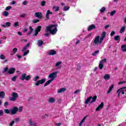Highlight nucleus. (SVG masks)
Returning a JSON list of instances; mask_svg holds the SVG:
<instances>
[{
    "mask_svg": "<svg viewBox=\"0 0 126 126\" xmlns=\"http://www.w3.org/2000/svg\"><path fill=\"white\" fill-rule=\"evenodd\" d=\"M18 111L19 112H22V111H23V107L22 106L20 107L19 109H18Z\"/></svg>",
    "mask_w": 126,
    "mask_h": 126,
    "instance_id": "obj_50",
    "label": "nucleus"
},
{
    "mask_svg": "<svg viewBox=\"0 0 126 126\" xmlns=\"http://www.w3.org/2000/svg\"><path fill=\"white\" fill-rule=\"evenodd\" d=\"M113 89H114V85H111V86L109 87V89L107 91V94H109V93H111Z\"/></svg>",
    "mask_w": 126,
    "mask_h": 126,
    "instance_id": "obj_19",
    "label": "nucleus"
},
{
    "mask_svg": "<svg viewBox=\"0 0 126 126\" xmlns=\"http://www.w3.org/2000/svg\"><path fill=\"white\" fill-rule=\"evenodd\" d=\"M98 53H100V51L99 50L95 51H94V52L92 53V56H94V57H95V56H97V54H98Z\"/></svg>",
    "mask_w": 126,
    "mask_h": 126,
    "instance_id": "obj_35",
    "label": "nucleus"
},
{
    "mask_svg": "<svg viewBox=\"0 0 126 126\" xmlns=\"http://www.w3.org/2000/svg\"><path fill=\"white\" fill-rule=\"evenodd\" d=\"M12 97L9 98L10 101H16V99H17L19 97L18 94L17 93L13 92L11 94Z\"/></svg>",
    "mask_w": 126,
    "mask_h": 126,
    "instance_id": "obj_3",
    "label": "nucleus"
},
{
    "mask_svg": "<svg viewBox=\"0 0 126 126\" xmlns=\"http://www.w3.org/2000/svg\"><path fill=\"white\" fill-rule=\"evenodd\" d=\"M106 10V8L105 7H102L100 9V11L101 13H103L104 12H105Z\"/></svg>",
    "mask_w": 126,
    "mask_h": 126,
    "instance_id": "obj_34",
    "label": "nucleus"
},
{
    "mask_svg": "<svg viewBox=\"0 0 126 126\" xmlns=\"http://www.w3.org/2000/svg\"><path fill=\"white\" fill-rule=\"evenodd\" d=\"M103 78H104L105 80H109L110 79V75L108 74H105L103 77Z\"/></svg>",
    "mask_w": 126,
    "mask_h": 126,
    "instance_id": "obj_25",
    "label": "nucleus"
},
{
    "mask_svg": "<svg viewBox=\"0 0 126 126\" xmlns=\"http://www.w3.org/2000/svg\"><path fill=\"white\" fill-rule=\"evenodd\" d=\"M49 14H53V12H51L50 10H48L45 14V17L47 20H49V19H50V16H49Z\"/></svg>",
    "mask_w": 126,
    "mask_h": 126,
    "instance_id": "obj_10",
    "label": "nucleus"
},
{
    "mask_svg": "<svg viewBox=\"0 0 126 126\" xmlns=\"http://www.w3.org/2000/svg\"><path fill=\"white\" fill-rule=\"evenodd\" d=\"M69 8H70V7L64 6L63 7V10H64V11H67V10H68Z\"/></svg>",
    "mask_w": 126,
    "mask_h": 126,
    "instance_id": "obj_37",
    "label": "nucleus"
},
{
    "mask_svg": "<svg viewBox=\"0 0 126 126\" xmlns=\"http://www.w3.org/2000/svg\"><path fill=\"white\" fill-rule=\"evenodd\" d=\"M30 46V43H28L25 47H26L27 49V48H29Z\"/></svg>",
    "mask_w": 126,
    "mask_h": 126,
    "instance_id": "obj_62",
    "label": "nucleus"
},
{
    "mask_svg": "<svg viewBox=\"0 0 126 126\" xmlns=\"http://www.w3.org/2000/svg\"><path fill=\"white\" fill-rule=\"evenodd\" d=\"M3 15L4 16H8V15H9V13H8V12L5 11H4V12L3 13Z\"/></svg>",
    "mask_w": 126,
    "mask_h": 126,
    "instance_id": "obj_36",
    "label": "nucleus"
},
{
    "mask_svg": "<svg viewBox=\"0 0 126 126\" xmlns=\"http://www.w3.org/2000/svg\"><path fill=\"white\" fill-rule=\"evenodd\" d=\"M126 26L122 27L120 30V33H121V34L122 33H124V32H125V31L126 30Z\"/></svg>",
    "mask_w": 126,
    "mask_h": 126,
    "instance_id": "obj_28",
    "label": "nucleus"
},
{
    "mask_svg": "<svg viewBox=\"0 0 126 126\" xmlns=\"http://www.w3.org/2000/svg\"><path fill=\"white\" fill-rule=\"evenodd\" d=\"M34 16L39 19L43 18V14H42V13L40 12H36L34 14Z\"/></svg>",
    "mask_w": 126,
    "mask_h": 126,
    "instance_id": "obj_8",
    "label": "nucleus"
},
{
    "mask_svg": "<svg viewBox=\"0 0 126 126\" xmlns=\"http://www.w3.org/2000/svg\"><path fill=\"white\" fill-rule=\"evenodd\" d=\"M65 90H66V89L64 88H62L61 89L58 91V93L60 94L61 93H62V92H64Z\"/></svg>",
    "mask_w": 126,
    "mask_h": 126,
    "instance_id": "obj_22",
    "label": "nucleus"
},
{
    "mask_svg": "<svg viewBox=\"0 0 126 126\" xmlns=\"http://www.w3.org/2000/svg\"><path fill=\"white\" fill-rule=\"evenodd\" d=\"M45 82H46V79L43 78L41 80H39L35 82V83L34 84V85L35 86H39L40 85V84H44V83H45Z\"/></svg>",
    "mask_w": 126,
    "mask_h": 126,
    "instance_id": "obj_5",
    "label": "nucleus"
},
{
    "mask_svg": "<svg viewBox=\"0 0 126 126\" xmlns=\"http://www.w3.org/2000/svg\"><path fill=\"white\" fill-rule=\"evenodd\" d=\"M53 9H55V12H57V11H59V10H60V7H59V6H54L53 7Z\"/></svg>",
    "mask_w": 126,
    "mask_h": 126,
    "instance_id": "obj_33",
    "label": "nucleus"
},
{
    "mask_svg": "<svg viewBox=\"0 0 126 126\" xmlns=\"http://www.w3.org/2000/svg\"><path fill=\"white\" fill-rule=\"evenodd\" d=\"M125 92H126V90H123L121 89L118 90L117 93H118V97H120V94H121V93L122 94V95H124Z\"/></svg>",
    "mask_w": 126,
    "mask_h": 126,
    "instance_id": "obj_12",
    "label": "nucleus"
},
{
    "mask_svg": "<svg viewBox=\"0 0 126 126\" xmlns=\"http://www.w3.org/2000/svg\"><path fill=\"white\" fill-rule=\"evenodd\" d=\"M0 59L4 60L3 61H1V63H4L8 62V60L5 59V56L2 54L0 55Z\"/></svg>",
    "mask_w": 126,
    "mask_h": 126,
    "instance_id": "obj_9",
    "label": "nucleus"
},
{
    "mask_svg": "<svg viewBox=\"0 0 126 126\" xmlns=\"http://www.w3.org/2000/svg\"><path fill=\"white\" fill-rule=\"evenodd\" d=\"M41 6H45L46 5V1L43 0L41 2Z\"/></svg>",
    "mask_w": 126,
    "mask_h": 126,
    "instance_id": "obj_42",
    "label": "nucleus"
},
{
    "mask_svg": "<svg viewBox=\"0 0 126 126\" xmlns=\"http://www.w3.org/2000/svg\"><path fill=\"white\" fill-rule=\"evenodd\" d=\"M44 36L45 37H49L50 36V33H46L44 34Z\"/></svg>",
    "mask_w": 126,
    "mask_h": 126,
    "instance_id": "obj_60",
    "label": "nucleus"
},
{
    "mask_svg": "<svg viewBox=\"0 0 126 126\" xmlns=\"http://www.w3.org/2000/svg\"><path fill=\"white\" fill-rule=\"evenodd\" d=\"M18 112V108L17 107H14L10 111V115H15Z\"/></svg>",
    "mask_w": 126,
    "mask_h": 126,
    "instance_id": "obj_7",
    "label": "nucleus"
},
{
    "mask_svg": "<svg viewBox=\"0 0 126 126\" xmlns=\"http://www.w3.org/2000/svg\"><path fill=\"white\" fill-rule=\"evenodd\" d=\"M4 106H5V107H6V106H8V102L7 101L5 102Z\"/></svg>",
    "mask_w": 126,
    "mask_h": 126,
    "instance_id": "obj_61",
    "label": "nucleus"
},
{
    "mask_svg": "<svg viewBox=\"0 0 126 126\" xmlns=\"http://www.w3.org/2000/svg\"><path fill=\"white\" fill-rule=\"evenodd\" d=\"M104 63H107V59L106 58L101 60L100 62L99 63H101L102 64H104Z\"/></svg>",
    "mask_w": 126,
    "mask_h": 126,
    "instance_id": "obj_31",
    "label": "nucleus"
},
{
    "mask_svg": "<svg viewBox=\"0 0 126 126\" xmlns=\"http://www.w3.org/2000/svg\"><path fill=\"white\" fill-rule=\"evenodd\" d=\"M13 124H14V121H12L11 122L9 123V126H13Z\"/></svg>",
    "mask_w": 126,
    "mask_h": 126,
    "instance_id": "obj_58",
    "label": "nucleus"
},
{
    "mask_svg": "<svg viewBox=\"0 0 126 126\" xmlns=\"http://www.w3.org/2000/svg\"><path fill=\"white\" fill-rule=\"evenodd\" d=\"M37 42V45L38 46V47H41V46H42V45L44 44V41H43V40L41 39L38 40Z\"/></svg>",
    "mask_w": 126,
    "mask_h": 126,
    "instance_id": "obj_17",
    "label": "nucleus"
},
{
    "mask_svg": "<svg viewBox=\"0 0 126 126\" xmlns=\"http://www.w3.org/2000/svg\"><path fill=\"white\" fill-rule=\"evenodd\" d=\"M7 70H8V68L7 67L4 68V72H6Z\"/></svg>",
    "mask_w": 126,
    "mask_h": 126,
    "instance_id": "obj_59",
    "label": "nucleus"
},
{
    "mask_svg": "<svg viewBox=\"0 0 126 126\" xmlns=\"http://www.w3.org/2000/svg\"><path fill=\"white\" fill-rule=\"evenodd\" d=\"M92 100L90 102L91 104H92V103H94V102H96V100H97V96L94 95V97H92Z\"/></svg>",
    "mask_w": 126,
    "mask_h": 126,
    "instance_id": "obj_18",
    "label": "nucleus"
},
{
    "mask_svg": "<svg viewBox=\"0 0 126 126\" xmlns=\"http://www.w3.org/2000/svg\"><path fill=\"white\" fill-rule=\"evenodd\" d=\"M42 29V26H38L35 29V33L33 34V36L35 37V36H37L38 34H39V32L41 31V30Z\"/></svg>",
    "mask_w": 126,
    "mask_h": 126,
    "instance_id": "obj_6",
    "label": "nucleus"
},
{
    "mask_svg": "<svg viewBox=\"0 0 126 126\" xmlns=\"http://www.w3.org/2000/svg\"><path fill=\"white\" fill-rule=\"evenodd\" d=\"M94 29H96V27L95 26V25L92 24V25H91L88 28V31H90V30H94Z\"/></svg>",
    "mask_w": 126,
    "mask_h": 126,
    "instance_id": "obj_15",
    "label": "nucleus"
},
{
    "mask_svg": "<svg viewBox=\"0 0 126 126\" xmlns=\"http://www.w3.org/2000/svg\"><path fill=\"white\" fill-rule=\"evenodd\" d=\"M29 125L31 126H36L34 123H33V121H32V119H29Z\"/></svg>",
    "mask_w": 126,
    "mask_h": 126,
    "instance_id": "obj_29",
    "label": "nucleus"
},
{
    "mask_svg": "<svg viewBox=\"0 0 126 126\" xmlns=\"http://www.w3.org/2000/svg\"><path fill=\"white\" fill-rule=\"evenodd\" d=\"M80 68H81V67L80 66H77V70H80Z\"/></svg>",
    "mask_w": 126,
    "mask_h": 126,
    "instance_id": "obj_63",
    "label": "nucleus"
},
{
    "mask_svg": "<svg viewBox=\"0 0 126 126\" xmlns=\"http://www.w3.org/2000/svg\"><path fill=\"white\" fill-rule=\"evenodd\" d=\"M5 97V93L4 92H0V98L4 99Z\"/></svg>",
    "mask_w": 126,
    "mask_h": 126,
    "instance_id": "obj_23",
    "label": "nucleus"
},
{
    "mask_svg": "<svg viewBox=\"0 0 126 126\" xmlns=\"http://www.w3.org/2000/svg\"><path fill=\"white\" fill-rule=\"evenodd\" d=\"M52 80H49L48 81H47L45 84H44V87H46V86H48V85H49V84H50V83H51L52 82Z\"/></svg>",
    "mask_w": 126,
    "mask_h": 126,
    "instance_id": "obj_30",
    "label": "nucleus"
},
{
    "mask_svg": "<svg viewBox=\"0 0 126 126\" xmlns=\"http://www.w3.org/2000/svg\"><path fill=\"white\" fill-rule=\"evenodd\" d=\"M17 51H18V49L15 48L13 49V53L15 54L17 52Z\"/></svg>",
    "mask_w": 126,
    "mask_h": 126,
    "instance_id": "obj_52",
    "label": "nucleus"
},
{
    "mask_svg": "<svg viewBox=\"0 0 126 126\" xmlns=\"http://www.w3.org/2000/svg\"><path fill=\"white\" fill-rule=\"evenodd\" d=\"M4 112L5 114H10V111L8 109H4Z\"/></svg>",
    "mask_w": 126,
    "mask_h": 126,
    "instance_id": "obj_45",
    "label": "nucleus"
},
{
    "mask_svg": "<svg viewBox=\"0 0 126 126\" xmlns=\"http://www.w3.org/2000/svg\"><path fill=\"white\" fill-rule=\"evenodd\" d=\"M11 26V23H10L9 22H7L5 23V26L6 27H10Z\"/></svg>",
    "mask_w": 126,
    "mask_h": 126,
    "instance_id": "obj_38",
    "label": "nucleus"
},
{
    "mask_svg": "<svg viewBox=\"0 0 126 126\" xmlns=\"http://www.w3.org/2000/svg\"><path fill=\"white\" fill-rule=\"evenodd\" d=\"M103 40H104V38H103V37H100V39L99 40V44H102V42H103Z\"/></svg>",
    "mask_w": 126,
    "mask_h": 126,
    "instance_id": "obj_53",
    "label": "nucleus"
},
{
    "mask_svg": "<svg viewBox=\"0 0 126 126\" xmlns=\"http://www.w3.org/2000/svg\"><path fill=\"white\" fill-rule=\"evenodd\" d=\"M57 54V51L54 49H52L48 52L49 56H55Z\"/></svg>",
    "mask_w": 126,
    "mask_h": 126,
    "instance_id": "obj_11",
    "label": "nucleus"
},
{
    "mask_svg": "<svg viewBox=\"0 0 126 126\" xmlns=\"http://www.w3.org/2000/svg\"><path fill=\"white\" fill-rule=\"evenodd\" d=\"M56 100H55V98L54 97H50L48 100L49 103H54L55 102Z\"/></svg>",
    "mask_w": 126,
    "mask_h": 126,
    "instance_id": "obj_27",
    "label": "nucleus"
},
{
    "mask_svg": "<svg viewBox=\"0 0 126 126\" xmlns=\"http://www.w3.org/2000/svg\"><path fill=\"white\" fill-rule=\"evenodd\" d=\"M121 49L122 50V52H123V53H126V45H123L121 46Z\"/></svg>",
    "mask_w": 126,
    "mask_h": 126,
    "instance_id": "obj_21",
    "label": "nucleus"
},
{
    "mask_svg": "<svg viewBox=\"0 0 126 126\" xmlns=\"http://www.w3.org/2000/svg\"><path fill=\"white\" fill-rule=\"evenodd\" d=\"M38 22H40V20H39V19H35V20H33L32 21V23H38Z\"/></svg>",
    "mask_w": 126,
    "mask_h": 126,
    "instance_id": "obj_47",
    "label": "nucleus"
},
{
    "mask_svg": "<svg viewBox=\"0 0 126 126\" xmlns=\"http://www.w3.org/2000/svg\"><path fill=\"white\" fill-rule=\"evenodd\" d=\"M99 39H100L99 36H96L94 41V44H95V45H98V44H99Z\"/></svg>",
    "mask_w": 126,
    "mask_h": 126,
    "instance_id": "obj_13",
    "label": "nucleus"
},
{
    "mask_svg": "<svg viewBox=\"0 0 126 126\" xmlns=\"http://www.w3.org/2000/svg\"><path fill=\"white\" fill-rule=\"evenodd\" d=\"M103 107H104V103L101 102L100 104L96 108L95 111H100V109H102Z\"/></svg>",
    "mask_w": 126,
    "mask_h": 126,
    "instance_id": "obj_16",
    "label": "nucleus"
},
{
    "mask_svg": "<svg viewBox=\"0 0 126 126\" xmlns=\"http://www.w3.org/2000/svg\"><path fill=\"white\" fill-rule=\"evenodd\" d=\"M23 5H27L28 4V2L27 0H25L22 2Z\"/></svg>",
    "mask_w": 126,
    "mask_h": 126,
    "instance_id": "obj_49",
    "label": "nucleus"
},
{
    "mask_svg": "<svg viewBox=\"0 0 126 126\" xmlns=\"http://www.w3.org/2000/svg\"><path fill=\"white\" fill-rule=\"evenodd\" d=\"M18 26H19V24L18 22H16L14 24V27H17Z\"/></svg>",
    "mask_w": 126,
    "mask_h": 126,
    "instance_id": "obj_54",
    "label": "nucleus"
},
{
    "mask_svg": "<svg viewBox=\"0 0 126 126\" xmlns=\"http://www.w3.org/2000/svg\"><path fill=\"white\" fill-rule=\"evenodd\" d=\"M20 79L21 80H22L23 81H24V80H27V81H29V80H30L31 79V76H30V75L26 76V73H23L21 75Z\"/></svg>",
    "mask_w": 126,
    "mask_h": 126,
    "instance_id": "obj_2",
    "label": "nucleus"
},
{
    "mask_svg": "<svg viewBox=\"0 0 126 126\" xmlns=\"http://www.w3.org/2000/svg\"><path fill=\"white\" fill-rule=\"evenodd\" d=\"M16 78H17V76H14L12 78H11L12 81L15 82L16 81Z\"/></svg>",
    "mask_w": 126,
    "mask_h": 126,
    "instance_id": "obj_40",
    "label": "nucleus"
},
{
    "mask_svg": "<svg viewBox=\"0 0 126 126\" xmlns=\"http://www.w3.org/2000/svg\"><path fill=\"white\" fill-rule=\"evenodd\" d=\"M39 78H40L39 76H35V77L33 78V81H37V80H39Z\"/></svg>",
    "mask_w": 126,
    "mask_h": 126,
    "instance_id": "obj_39",
    "label": "nucleus"
},
{
    "mask_svg": "<svg viewBox=\"0 0 126 126\" xmlns=\"http://www.w3.org/2000/svg\"><path fill=\"white\" fill-rule=\"evenodd\" d=\"M98 67H99V69H103V68L104 67V64L99 63L98 64Z\"/></svg>",
    "mask_w": 126,
    "mask_h": 126,
    "instance_id": "obj_32",
    "label": "nucleus"
},
{
    "mask_svg": "<svg viewBox=\"0 0 126 126\" xmlns=\"http://www.w3.org/2000/svg\"><path fill=\"white\" fill-rule=\"evenodd\" d=\"M114 40L115 41H121V36L120 35H116L114 37Z\"/></svg>",
    "mask_w": 126,
    "mask_h": 126,
    "instance_id": "obj_26",
    "label": "nucleus"
},
{
    "mask_svg": "<svg viewBox=\"0 0 126 126\" xmlns=\"http://www.w3.org/2000/svg\"><path fill=\"white\" fill-rule=\"evenodd\" d=\"M56 26V25H51L49 26H47L45 29V32L46 33L50 32L52 35H55V34H57V32H58V29Z\"/></svg>",
    "mask_w": 126,
    "mask_h": 126,
    "instance_id": "obj_1",
    "label": "nucleus"
},
{
    "mask_svg": "<svg viewBox=\"0 0 126 126\" xmlns=\"http://www.w3.org/2000/svg\"><path fill=\"white\" fill-rule=\"evenodd\" d=\"M30 31L28 32V35H31L33 31H34V29L32 28V27L30 26L29 27Z\"/></svg>",
    "mask_w": 126,
    "mask_h": 126,
    "instance_id": "obj_24",
    "label": "nucleus"
},
{
    "mask_svg": "<svg viewBox=\"0 0 126 126\" xmlns=\"http://www.w3.org/2000/svg\"><path fill=\"white\" fill-rule=\"evenodd\" d=\"M124 83H126V81H120L118 83L119 85H122V84H124Z\"/></svg>",
    "mask_w": 126,
    "mask_h": 126,
    "instance_id": "obj_55",
    "label": "nucleus"
},
{
    "mask_svg": "<svg viewBox=\"0 0 126 126\" xmlns=\"http://www.w3.org/2000/svg\"><path fill=\"white\" fill-rule=\"evenodd\" d=\"M56 126H62V123H57V124H56Z\"/></svg>",
    "mask_w": 126,
    "mask_h": 126,
    "instance_id": "obj_64",
    "label": "nucleus"
},
{
    "mask_svg": "<svg viewBox=\"0 0 126 126\" xmlns=\"http://www.w3.org/2000/svg\"><path fill=\"white\" fill-rule=\"evenodd\" d=\"M28 54H29V50H27L26 52H24L23 56L25 57V56H27Z\"/></svg>",
    "mask_w": 126,
    "mask_h": 126,
    "instance_id": "obj_41",
    "label": "nucleus"
},
{
    "mask_svg": "<svg viewBox=\"0 0 126 126\" xmlns=\"http://www.w3.org/2000/svg\"><path fill=\"white\" fill-rule=\"evenodd\" d=\"M78 92H81V90H77L74 92V94H77Z\"/></svg>",
    "mask_w": 126,
    "mask_h": 126,
    "instance_id": "obj_57",
    "label": "nucleus"
},
{
    "mask_svg": "<svg viewBox=\"0 0 126 126\" xmlns=\"http://www.w3.org/2000/svg\"><path fill=\"white\" fill-rule=\"evenodd\" d=\"M115 34H116V32H115V31H112V32L110 33V36L112 37V36H114Z\"/></svg>",
    "mask_w": 126,
    "mask_h": 126,
    "instance_id": "obj_51",
    "label": "nucleus"
},
{
    "mask_svg": "<svg viewBox=\"0 0 126 126\" xmlns=\"http://www.w3.org/2000/svg\"><path fill=\"white\" fill-rule=\"evenodd\" d=\"M15 72V68L11 67L10 68L9 70L8 71V73L9 74H13Z\"/></svg>",
    "mask_w": 126,
    "mask_h": 126,
    "instance_id": "obj_14",
    "label": "nucleus"
},
{
    "mask_svg": "<svg viewBox=\"0 0 126 126\" xmlns=\"http://www.w3.org/2000/svg\"><path fill=\"white\" fill-rule=\"evenodd\" d=\"M11 8H12V7L11 6H8L5 8V10H10Z\"/></svg>",
    "mask_w": 126,
    "mask_h": 126,
    "instance_id": "obj_46",
    "label": "nucleus"
},
{
    "mask_svg": "<svg viewBox=\"0 0 126 126\" xmlns=\"http://www.w3.org/2000/svg\"><path fill=\"white\" fill-rule=\"evenodd\" d=\"M92 98V96H89L88 98H87V99L86 100V101H85V104H86V105H87V104H88V103H89V102H90V101H91V99Z\"/></svg>",
    "mask_w": 126,
    "mask_h": 126,
    "instance_id": "obj_20",
    "label": "nucleus"
},
{
    "mask_svg": "<svg viewBox=\"0 0 126 126\" xmlns=\"http://www.w3.org/2000/svg\"><path fill=\"white\" fill-rule=\"evenodd\" d=\"M105 37H106V32H104L102 34H101V38H103L104 39Z\"/></svg>",
    "mask_w": 126,
    "mask_h": 126,
    "instance_id": "obj_43",
    "label": "nucleus"
},
{
    "mask_svg": "<svg viewBox=\"0 0 126 126\" xmlns=\"http://www.w3.org/2000/svg\"><path fill=\"white\" fill-rule=\"evenodd\" d=\"M92 35V33H90V34H89L88 35L86 36L85 39H87V38H89V37H91Z\"/></svg>",
    "mask_w": 126,
    "mask_h": 126,
    "instance_id": "obj_56",
    "label": "nucleus"
},
{
    "mask_svg": "<svg viewBox=\"0 0 126 126\" xmlns=\"http://www.w3.org/2000/svg\"><path fill=\"white\" fill-rule=\"evenodd\" d=\"M62 63L63 62L62 61L58 62L56 63L55 66H59V65H60V64H62Z\"/></svg>",
    "mask_w": 126,
    "mask_h": 126,
    "instance_id": "obj_44",
    "label": "nucleus"
},
{
    "mask_svg": "<svg viewBox=\"0 0 126 126\" xmlns=\"http://www.w3.org/2000/svg\"><path fill=\"white\" fill-rule=\"evenodd\" d=\"M116 12V10H113L110 12V15L111 16H113L114 14H115Z\"/></svg>",
    "mask_w": 126,
    "mask_h": 126,
    "instance_id": "obj_48",
    "label": "nucleus"
},
{
    "mask_svg": "<svg viewBox=\"0 0 126 126\" xmlns=\"http://www.w3.org/2000/svg\"><path fill=\"white\" fill-rule=\"evenodd\" d=\"M57 74H58V71H55L54 72L51 73L49 75L48 78H51V79L50 80L53 81V80H54L57 77L58 75Z\"/></svg>",
    "mask_w": 126,
    "mask_h": 126,
    "instance_id": "obj_4",
    "label": "nucleus"
}]
</instances>
